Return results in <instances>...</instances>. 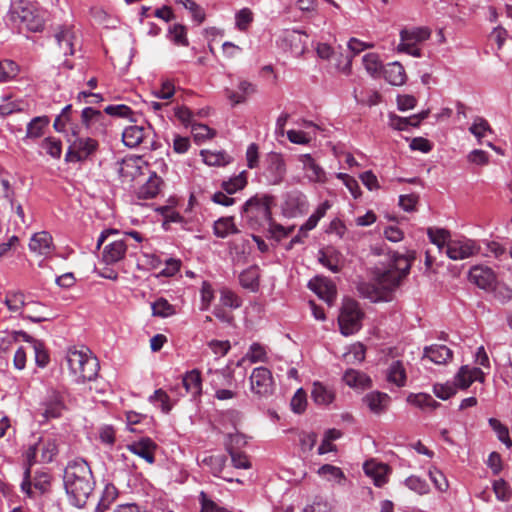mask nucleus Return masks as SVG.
Masks as SVG:
<instances>
[{
	"instance_id": "obj_1",
	"label": "nucleus",
	"mask_w": 512,
	"mask_h": 512,
	"mask_svg": "<svg viewBox=\"0 0 512 512\" xmlns=\"http://www.w3.org/2000/svg\"><path fill=\"white\" fill-rule=\"evenodd\" d=\"M63 480L71 503L75 507H83L95 484L88 463L83 459L70 461L64 470Z\"/></svg>"
},
{
	"instance_id": "obj_8",
	"label": "nucleus",
	"mask_w": 512,
	"mask_h": 512,
	"mask_svg": "<svg viewBox=\"0 0 512 512\" xmlns=\"http://www.w3.org/2000/svg\"><path fill=\"white\" fill-rule=\"evenodd\" d=\"M250 389L258 397H268L273 393L274 380L271 371L266 367L253 369L250 375Z\"/></svg>"
},
{
	"instance_id": "obj_29",
	"label": "nucleus",
	"mask_w": 512,
	"mask_h": 512,
	"mask_svg": "<svg viewBox=\"0 0 512 512\" xmlns=\"http://www.w3.org/2000/svg\"><path fill=\"white\" fill-rule=\"evenodd\" d=\"M343 381L346 385L355 389H367L371 386V379L363 372L349 369L343 375Z\"/></svg>"
},
{
	"instance_id": "obj_35",
	"label": "nucleus",
	"mask_w": 512,
	"mask_h": 512,
	"mask_svg": "<svg viewBox=\"0 0 512 512\" xmlns=\"http://www.w3.org/2000/svg\"><path fill=\"white\" fill-rule=\"evenodd\" d=\"M259 278L260 273L257 266H251L239 275L241 286L252 292H256L259 289Z\"/></svg>"
},
{
	"instance_id": "obj_37",
	"label": "nucleus",
	"mask_w": 512,
	"mask_h": 512,
	"mask_svg": "<svg viewBox=\"0 0 512 512\" xmlns=\"http://www.w3.org/2000/svg\"><path fill=\"white\" fill-rule=\"evenodd\" d=\"M313 401L318 405H328L333 402L335 395L331 389L320 382H315L311 391Z\"/></svg>"
},
{
	"instance_id": "obj_16",
	"label": "nucleus",
	"mask_w": 512,
	"mask_h": 512,
	"mask_svg": "<svg viewBox=\"0 0 512 512\" xmlns=\"http://www.w3.org/2000/svg\"><path fill=\"white\" fill-rule=\"evenodd\" d=\"M469 280L481 289H491L496 283L494 271L487 266L475 265L469 271Z\"/></svg>"
},
{
	"instance_id": "obj_13",
	"label": "nucleus",
	"mask_w": 512,
	"mask_h": 512,
	"mask_svg": "<svg viewBox=\"0 0 512 512\" xmlns=\"http://www.w3.org/2000/svg\"><path fill=\"white\" fill-rule=\"evenodd\" d=\"M475 381L483 383L485 381L484 372L478 367L463 365L456 373L453 383L456 388L465 390Z\"/></svg>"
},
{
	"instance_id": "obj_2",
	"label": "nucleus",
	"mask_w": 512,
	"mask_h": 512,
	"mask_svg": "<svg viewBox=\"0 0 512 512\" xmlns=\"http://www.w3.org/2000/svg\"><path fill=\"white\" fill-rule=\"evenodd\" d=\"M66 362L70 375L76 383L95 380L98 375V359L92 355L88 348H69L66 354Z\"/></svg>"
},
{
	"instance_id": "obj_19",
	"label": "nucleus",
	"mask_w": 512,
	"mask_h": 512,
	"mask_svg": "<svg viewBox=\"0 0 512 512\" xmlns=\"http://www.w3.org/2000/svg\"><path fill=\"white\" fill-rule=\"evenodd\" d=\"M363 470L377 487H382L388 482L390 468L384 463L371 459L364 463Z\"/></svg>"
},
{
	"instance_id": "obj_50",
	"label": "nucleus",
	"mask_w": 512,
	"mask_h": 512,
	"mask_svg": "<svg viewBox=\"0 0 512 512\" xmlns=\"http://www.w3.org/2000/svg\"><path fill=\"white\" fill-rule=\"evenodd\" d=\"M19 73V66L12 60L0 62V83L14 79Z\"/></svg>"
},
{
	"instance_id": "obj_54",
	"label": "nucleus",
	"mask_w": 512,
	"mask_h": 512,
	"mask_svg": "<svg viewBox=\"0 0 512 512\" xmlns=\"http://www.w3.org/2000/svg\"><path fill=\"white\" fill-rule=\"evenodd\" d=\"M201 303L200 310L206 311L209 309L212 301L214 300V290L208 281H203L200 289Z\"/></svg>"
},
{
	"instance_id": "obj_64",
	"label": "nucleus",
	"mask_w": 512,
	"mask_h": 512,
	"mask_svg": "<svg viewBox=\"0 0 512 512\" xmlns=\"http://www.w3.org/2000/svg\"><path fill=\"white\" fill-rule=\"evenodd\" d=\"M227 452L231 456V461L235 468L247 469L251 466L248 457L244 453L233 450L230 446Z\"/></svg>"
},
{
	"instance_id": "obj_61",
	"label": "nucleus",
	"mask_w": 512,
	"mask_h": 512,
	"mask_svg": "<svg viewBox=\"0 0 512 512\" xmlns=\"http://www.w3.org/2000/svg\"><path fill=\"white\" fill-rule=\"evenodd\" d=\"M149 401L152 403L159 402L162 412L169 413L172 409L170 398L163 389H157L150 397Z\"/></svg>"
},
{
	"instance_id": "obj_28",
	"label": "nucleus",
	"mask_w": 512,
	"mask_h": 512,
	"mask_svg": "<svg viewBox=\"0 0 512 512\" xmlns=\"http://www.w3.org/2000/svg\"><path fill=\"white\" fill-rule=\"evenodd\" d=\"M181 385L185 389L186 393L192 397L200 395L202 391V379L200 372L197 369L187 372L182 378Z\"/></svg>"
},
{
	"instance_id": "obj_23",
	"label": "nucleus",
	"mask_w": 512,
	"mask_h": 512,
	"mask_svg": "<svg viewBox=\"0 0 512 512\" xmlns=\"http://www.w3.org/2000/svg\"><path fill=\"white\" fill-rule=\"evenodd\" d=\"M29 249L39 255L47 256L53 252V239L49 232L41 231L32 235Z\"/></svg>"
},
{
	"instance_id": "obj_47",
	"label": "nucleus",
	"mask_w": 512,
	"mask_h": 512,
	"mask_svg": "<svg viewBox=\"0 0 512 512\" xmlns=\"http://www.w3.org/2000/svg\"><path fill=\"white\" fill-rule=\"evenodd\" d=\"M427 233L430 241L435 244L439 250H446L448 241H451L449 231L445 229L429 228Z\"/></svg>"
},
{
	"instance_id": "obj_17",
	"label": "nucleus",
	"mask_w": 512,
	"mask_h": 512,
	"mask_svg": "<svg viewBox=\"0 0 512 512\" xmlns=\"http://www.w3.org/2000/svg\"><path fill=\"white\" fill-rule=\"evenodd\" d=\"M127 449L131 453L144 459L149 464H153L155 462L157 444L148 437H142L139 440L128 444Z\"/></svg>"
},
{
	"instance_id": "obj_30",
	"label": "nucleus",
	"mask_w": 512,
	"mask_h": 512,
	"mask_svg": "<svg viewBox=\"0 0 512 512\" xmlns=\"http://www.w3.org/2000/svg\"><path fill=\"white\" fill-rule=\"evenodd\" d=\"M406 371L401 361H393L386 370V381L397 387H403L406 384Z\"/></svg>"
},
{
	"instance_id": "obj_34",
	"label": "nucleus",
	"mask_w": 512,
	"mask_h": 512,
	"mask_svg": "<svg viewBox=\"0 0 512 512\" xmlns=\"http://www.w3.org/2000/svg\"><path fill=\"white\" fill-rule=\"evenodd\" d=\"M162 185V179L153 172L148 180L139 188L138 196L142 199H152L156 197Z\"/></svg>"
},
{
	"instance_id": "obj_41",
	"label": "nucleus",
	"mask_w": 512,
	"mask_h": 512,
	"mask_svg": "<svg viewBox=\"0 0 512 512\" xmlns=\"http://www.w3.org/2000/svg\"><path fill=\"white\" fill-rule=\"evenodd\" d=\"M47 155L53 159H60L62 155V141L56 137H46L40 144Z\"/></svg>"
},
{
	"instance_id": "obj_10",
	"label": "nucleus",
	"mask_w": 512,
	"mask_h": 512,
	"mask_svg": "<svg viewBox=\"0 0 512 512\" xmlns=\"http://www.w3.org/2000/svg\"><path fill=\"white\" fill-rule=\"evenodd\" d=\"M286 175V164L280 153L271 152L265 159L263 176L270 185L280 184Z\"/></svg>"
},
{
	"instance_id": "obj_57",
	"label": "nucleus",
	"mask_w": 512,
	"mask_h": 512,
	"mask_svg": "<svg viewBox=\"0 0 512 512\" xmlns=\"http://www.w3.org/2000/svg\"><path fill=\"white\" fill-rule=\"evenodd\" d=\"M405 485L410 490H412L420 495H423V494H426L429 492V485L427 484V482L418 476L412 475V476L406 478Z\"/></svg>"
},
{
	"instance_id": "obj_39",
	"label": "nucleus",
	"mask_w": 512,
	"mask_h": 512,
	"mask_svg": "<svg viewBox=\"0 0 512 512\" xmlns=\"http://www.w3.org/2000/svg\"><path fill=\"white\" fill-rule=\"evenodd\" d=\"M201 155L209 166H224L231 161V157L224 151L203 150Z\"/></svg>"
},
{
	"instance_id": "obj_44",
	"label": "nucleus",
	"mask_w": 512,
	"mask_h": 512,
	"mask_svg": "<svg viewBox=\"0 0 512 512\" xmlns=\"http://www.w3.org/2000/svg\"><path fill=\"white\" fill-rule=\"evenodd\" d=\"M469 132L478 139L479 143H481V138L485 137L487 133H493V130L486 119L477 116L469 128Z\"/></svg>"
},
{
	"instance_id": "obj_21",
	"label": "nucleus",
	"mask_w": 512,
	"mask_h": 512,
	"mask_svg": "<svg viewBox=\"0 0 512 512\" xmlns=\"http://www.w3.org/2000/svg\"><path fill=\"white\" fill-rule=\"evenodd\" d=\"M55 40L63 55H73L75 53L76 35L71 26H61L55 33Z\"/></svg>"
},
{
	"instance_id": "obj_42",
	"label": "nucleus",
	"mask_w": 512,
	"mask_h": 512,
	"mask_svg": "<svg viewBox=\"0 0 512 512\" xmlns=\"http://www.w3.org/2000/svg\"><path fill=\"white\" fill-rule=\"evenodd\" d=\"M430 37V31L427 28H414L412 30L404 29L400 32L401 41L423 42Z\"/></svg>"
},
{
	"instance_id": "obj_53",
	"label": "nucleus",
	"mask_w": 512,
	"mask_h": 512,
	"mask_svg": "<svg viewBox=\"0 0 512 512\" xmlns=\"http://www.w3.org/2000/svg\"><path fill=\"white\" fill-rule=\"evenodd\" d=\"M363 65L366 71L372 76L377 75L383 68L378 55L375 53H368L364 55Z\"/></svg>"
},
{
	"instance_id": "obj_31",
	"label": "nucleus",
	"mask_w": 512,
	"mask_h": 512,
	"mask_svg": "<svg viewBox=\"0 0 512 512\" xmlns=\"http://www.w3.org/2000/svg\"><path fill=\"white\" fill-rule=\"evenodd\" d=\"M358 292L364 298L371 300L372 302L387 301L388 297L382 291L377 281L374 279L373 283L361 282L359 283Z\"/></svg>"
},
{
	"instance_id": "obj_12",
	"label": "nucleus",
	"mask_w": 512,
	"mask_h": 512,
	"mask_svg": "<svg viewBox=\"0 0 512 512\" xmlns=\"http://www.w3.org/2000/svg\"><path fill=\"white\" fill-rule=\"evenodd\" d=\"M298 161L302 164L305 178L311 183L324 184L328 181L327 173L310 154H301Z\"/></svg>"
},
{
	"instance_id": "obj_56",
	"label": "nucleus",
	"mask_w": 512,
	"mask_h": 512,
	"mask_svg": "<svg viewBox=\"0 0 512 512\" xmlns=\"http://www.w3.org/2000/svg\"><path fill=\"white\" fill-rule=\"evenodd\" d=\"M252 21L253 13L249 8H243L235 15V25L240 31H246Z\"/></svg>"
},
{
	"instance_id": "obj_3",
	"label": "nucleus",
	"mask_w": 512,
	"mask_h": 512,
	"mask_svg": "<svg viewBox=\"0 0 512 512\" xmlns=\"http://www.w3.org/2000/svg\"><path fill=\"white\" fill-rule=\"evenodd\" d=\"M10 17L13 22L32 32L44 28V17L34 0H14L10 6Z\"/></svg>"
},
{
	"instance_id": "obj_63",
	"label": "nucleus",
	"mask_w": 512,
	"mask_h": 512,
	"mask_svg": "<svg viewBox=\"0 0 512 512\" xmlns=\"http://www.w3.org/2000/svg\"><path fill=\"white\" fill-rule=\"evenodd\" d=\"M220 302L225 307L238 308L241 306L240 298L229 289H221L220 291Z\"/></svg>"
},
{
	"instance_id": "obj_20",
	"label": "nucleus",
	"mask_w": 512,
	"mask_h": 512,
	"mask_svg": "<svg viewBox=\"0 0 512 512\" xmlns=\"http://www.w3.org/2000/svg\"><path fill=\"white\" fill-rule=\"evenodd\" d=\"M308 287L329 305L334 303L337 291L336 286L330 280L316 277L309 281Z\"/></svg>"
},
{
	"instance_id": "obj_51",
	"label": "nucleus",
	"mask_w": 512,
	"mask_h": 512,
	"mask_svg": "<svg viewBox=\"0 0 512 512\" xmlns=\"http://www.w3.org/2000/svg\"><path fill=\"white\" fill-rule=\"evenodd\" d=\"M176 3L188 9L194 21L201 24L205 20L204 10L194 0H176Z\"/></svg>"
},
{
	"instance_id": "obj_33",
	"label": "nucleus",
	"mask_w": 512,
	"mask_h": 512,
	"mask_svg": "<svg viewBox=\"0 0 512 512\" xmlns=\"http://www.w3.org/2000/svg\"><path fill=\"white\" fill-rule=\"evenodd\" d=\"M4 304L11 313L22 315L27 301L25 295L21 291H8L5 294Z\"/></svg>"
},
{
	"instance_id": "obj_14",
	"label": "nucleus",
	"mask_w": 512,
	"mask_h": 512,
	"mask_svg": "<svg viewBox=\"0 0 512 512\" xmlns=\"http://www.w3.org/2000/svg\"><path fill=\"white\" fill-rule=\"evenodd\" d=\"M126 253V242L123 239L113 240L104 245L101 252V261L106 265H114L124 260Z\"/></svg>"
},
{
	"instance_id": "obj_40",
	"label": "nucleus",
	"mask_w": 512,
	"mask_h": 512,
	"mask_svg": "<svg viewBox=\"0 0 512 512\" xmlns=\"http://www.w3.org/2000/svg\"><path fill=\"white\" fill-rule=\"evenodd\" d=\"M247 185L246 171L240 172L238 175L223 181L221 187L229 195L236 193Z\"/></svg>"
},
{
	"instance_id": "obj_4",
	"label": "nucleus",
	"mask_w": 512,
	"mask_h": 512,
	"mask_svg": "<svg viewBox=\"0 0 512 512\" xmlns=\"http://www.w3.org/2000/svg\"><path fill=\"white\" fill-rule=\"evenodd\" d=\"M410 267V258L400 255L395 258L392 267L375 277L378 285L388 298L389 294L399 286L401 280L408 275Z\"/></svg>"
},
{
	"instance_id": "obj_15",
	"label": "nucleus",
	"mask_w": 512,
	"mask_h": 512,
	"mask_svg": "<svg viewBox=\"0 0 512 512\" xmlns=\"http://www.w3.org/2000/svg\"><path fill=\"white\" fill-rule=\"evenodd\" d=\"M42 416L46 419L59 418L65 409L64 397L56 390H51L42 403Z\"/></svg>"
},
{
	"instance_id": "obj_48",
	"label": "nucleus",
	"mask_w": 512,
	"mask_h": 512,
	"mask_svg": "<svg viewBox=\"0 0 512 512\" xmlns=\"http://www.w3.org/2000/svg\"><path fill=\"white\" fill-rule=\"evenodd\" d=\"M169 37L175 45L184 47L189 45L186 27L181 24H174L169 28Z\"/></svg>"
},
{
	"instance_id": "obj_27",
	"label": "nucleus",
	"mask_w": 512,
	"mask_h": 512,
	"mask_svg": "<svg viewBox=\"0 0 512 512\" xmlns=\"http://www.w3.org/2000/svg\"><path fill=\"white\" fill-rule=\"evenodd\" d=\"M452 356V351L445 345L434 344L424 349V357L435 364H446Z\"/></svg>"
},
{
	"instance_id": "obj_36",
	"label": "nucleus",
	"mask_w": 512,
	"mask_h": 512,
	"mask_svg": "<svg viewBox=\"0 0 512 512\" xmlns=\"http://www.w3.org/2000/svg\"><path fill=\"white\" fill-rule=\"evenodd\" d=\"M50 119L48 116L34 117L26 127V138L38 139L43 136L45 129L48 127Z\"/></svg>"
},
{
	"instance_id": "obj_52",
	"label": "nucleus",
	"mask_w": 512,
	"mask_h": 512,
	"mask_svg": "<svg viewBox=\"0 0 512 512\" xmlns=\"http://www.w3.org/2000/svg\"><path fill=\"white\" fill-rule=\"evenodd\" d=\"M390 125L396 130H406L409 126L418 127V120L414 115L409 117L392 115L390 117Z\"/></svg>"
},
{
	"instance_id": "obj_24",
	"label": "nucleus",
	"mask_w": 512,
	"mask_h": 512,
	"mask_svg": "<svg viewBox=\"0 0 512 512\" xmlns=\"http://www.w3.org/2000/svg\"><path fill=\"white\" fill-rule=\"evenodd\" d=\"M21 317L34 323L49 321L53 318L45 305L38 301H27Z\"/></svg>"
},
{
	"instance_id": "obj_45",
	"label": "nucleus",
	"mask_w": 512,
	"mask_h": 512,
	"mask_svg": "<svg viewBox=\"0 0 512 512\" xmlns=\"http://www.w3.org/2000/svg\"><path fill=\"white\" fill-rule=\"evenodd\" d=\"M152 312L154 316L167 318L176 314V308L165 298H159L152 303Z\"/></svg>"
},
{
	"instance_id": "obj_25",
	"label": "nucleus",
	"mask_w": 512,
	"mask_h": 512,
	"mask_svg": "<svg viewBox=\"0 0 512 512\" xmlns=\"http://www.w3.org/2000/svg\"><path fill=\"white\" fill-rule=\"evenodd\" d=\"M390 401L391 398L388 394L379 391L369 392L363 397V403L372 413L377 415L387 410Z\"/></svg>"
},
{
	"instance_id": "obj_11",
	"label": "nucleus",
	"mask_w": 512,
	"mask_h": 512,
	"mask_svg": "<svg viewBox=\"0 0 512 512\" xmlns=\"http://www.w3.org/2000/svg\"><path fill=\"white\" fill-rule=\"evenodd\" d=\"M480 248L473 240H451L448 241L446 254L452 260H463L479 252Z\"/></svg>"
},
{
	"instance_id": "obj_32",
	"label": "nucleus",
	"mask_w": 512,
	"mask_h": 512,
	"mask_svg": "<svg viewBox=\"0 0 512 512\" xmlns=\"http://www.w3.org/2000/svg\"><path fill=\"white\" fill-rule=\"evenodd\" d=\"M307 207L306 196L299 192L290 194L285 201V210L290 216L304 213Z\"/></svg>"
},
{
	"instance_id": "obj_60",
	"label": "nucleus",
	"mask_w": 512,
	"mask_h": 512,
	"mask_svg": "<svg viewBox=\"0 0 512 512\" xmlns=\"http://www.w3.org/2000/svg\"><path fill=\"white\" fill-rule=\"evenodd\" d=\"M192 133L196 141H204L215 136V131L205 124H191Z\"/></svg>"
},
{
	"instance_id": "obj_9",
	"label": "nucleus",
	"mask_w": 512,
	"mask_h": 512,
	"mask_svg": "<svg viewBox=\"0 0 512 512\" xmlns=\"http://www.w3.org/2000/svg\"><path fill=\"white\" fill-rule=\"evenodd\" d=\"M107 114L93 107H85L81 112V123L92 135H103L108 127Z\"/></svg>"
},
{
	"instance_id": "obj_55",
	"label": "nucleus",
	"mask_w": 512,
	"mask_h": 512,
	"mask_svg": "<svg viewBox=\"0 0 512 512\" xmlns=\"http://www.w3.org/2000/svg\"><path fill=\"white\" fill-rule=\"evenodd\" d=\"M39 449L41 450V461L49 463L57 454V446L53 440L39 441Z\"/></svg>"
},
{
	"instance_id": "obj_49",
	"label": "nucleus",
	"mask_w": 512,
	"mask_h": 512,
	"mask_svg": "<svg viewBox=\"0 0 512 512\" xmlns=\"http://www.w3.org/2000/svg\"><path fill=\"white\" fill-rule=\"evenodd\" d=\"M488 423L490 427L493 429V431L497 434L499 441L505 444L508 448L512 447V440L509 437V430L507 426L502 424L496 418H490L488 420Z\"/></svg>"
},
{
	"instance_id": "obj_26",
	"label": "nucleus",
	"mask_w": 512,
	"mask_h": 512,
	"mask_svg": "<svg viewBox=\"0 0 512 512\" xmlns=\"http://www.w3.org/2000/svg\"><path fill=\"white\" fill-rule=\"evenodd\" d=\"M383 76L385 80L394 86H401L406 82V72L399 62L388 63L383 67Z\"/></svg>"
},
{
	"instance_id": "obj_7",
	"label": "nucleus",
	"mask_w": 512,
	"mask_h": 512,
	"mask_svg": "<svg viewBox=\"0 0 512 512\" xmlns=\"http://www.w3.org/2000/svg\"><path fill=\"white\" fill-rule=\"evenodd\" d=\"M363 315L359 304L355 300H345L338 318L341 333L348 336L359 331Z\"/></svg>"
},
{
	"instance_id": "obj_62",
	"label": "nucleus",
	"mask_w": 512,
	"mask_h": 512,
	"mask_svg": "<svg viewBox=\"0 0 512 512\" xmlns=\"http://www.w3.org/2000/svg\"><path fill=\"white\" fill-rule=\"evenodd\" d=\"M247 359L251 363H257V362H266L267 361V354L263 346H261L259 343H253L249 351L246 354Z\"/></svg>"
},
{
	"instance_id": "obj_58",
	"label": "nucleus",
	"mask_w": 512,
	"mask_h": 512,
	"mask_svg": "<svg viewBox=\"0 0 512 512\" xmlns=\"http://www.w3.org/2000/svg\"><path fill=\"white\" fill-rule=\"evenodd\" d=\"M433 392L436 395V397L442 400H447L456 394L457 388L455 387L454 383H437L433 386Z\"/></svg>"
},
{
	"instance_id": "obj_18",
	"label": "nucleus",
	"mask_w": 512,
	"mask_h": 512,
	"mask_svg": "<svg viewBox=\"0 0 512 512\" xmlns=\"http://www.w3.org/2000/svg\"><path fill=\"white\" fill-rule=\"evenodd\" d=\"M152 134L150 126L143 127L138 125H131L124 129L122 133V141L125 146L135 148L143 143Z\"/></svg>"
},
{
	"instance_id": "obj_38",
	"label": "nucleus",
	"mask_w": 512,
	"mask_h": 512,
	"mask_svg": "<svg viewBox=\"0 0 512 512\" xmlns=\"http://www.w3.org/2000/svg\"><path fill=\"white\" fill-rule=\"evenodd\" d=\"M213 230L214 234L219 238H226L230 234L239 232L233 221V217H222L218 219L214 222Z\"/></svg>"
},
{
	"instance_id": "obj_46",
	"label": "nucleus",
	"mask_w": 512,
	"mask_h": 512,
	"mask_svg": "<svg viewBox=\"0 0 512 512\" xmlns=\"http://www.w3.org/2000/svg\"><path fill=\"white\" fill-rule=\"evenodd\" d=\"M118 489L113 484H107L104 488L102 497L98 503L96 510L102 512L110 507V505L117 499Z\"/></svg>"
},
{
	"instance_id": "obj_5",
	"label": "nucleus",
	"mask_w": 512,
	"mask_h": 512,
	"mask_svg": "<svg viewBox=\"0 0 512 512\" xmlns=\"http://www.w3.org/2000/svg\"><path fill=\"white\" fill-rule=\"evenodd\" d=\"M75 139L72 141L65 155L66 162H84L92 160L98 150L99 142L93 137L79 136L76 130H72Z\"/></svg>"
},
{
	"instance_id": "obj_22",
	"label": "nucleus",
	"mask_w": 512,
	"mask_h": 512,
	"mask_svg": "<svg viewBox=\"0 0 512 512\" xmlns=\"http://www.w3.org/2000/svg\"><path fill=\"white\" fill-rule=\"evenodd\" d=\"M319 262L333 273L341 271L344 266V257L333 247H327L319 251Z\"/></svg>"
},
{
	"instance_id": "obj_43",
	"label": "nucleus",
	"mask_w": 512,
	"mask_h": 512,
	"mask_svg": "<svg viewBox=\"0 0 512 512\" xmlns=\"http://www.w3.org/2000/svg\"><path fill=\"white\" fill-rule=\"evenodd\" d=\"M226 460L224 455H208L201 460V463L208 467L214 476H219L225 467Z\"/></svg>"
},
{
	"instance_id": "obj_6",
	"label": "nucleus",
	"mask_w": 512,
	"mask_h": 512,
	"mask_svg": "<svg viewBox=\"0 0 512 512\" xmlns=\"http://www.w3.org/2000/svg\"><path fill=\"white\" fill-rule=\"evenodd\" d=\"M271 195H256L245 202L243 214L249 219H256L259 224L268 223L272 219L271 207L275 204Z\"/></svg>"
},
{
	"instance_id": "obj_59",
	"label": "nucleus",
	"mask_w": 512,
	"mask_h": 512,
	"mask_svg": "<svg viewBox=\"0 0 512 512\" xmlns=\"http://www.w3.org/2000/svg\"><path fill=\"white\" fill-rule=\"evenodd\" d=\"M104 112L109 116L130 119L134 114L132 109L124 104L108 105L105 107Z\"/></svg>"
}]
</instances>
